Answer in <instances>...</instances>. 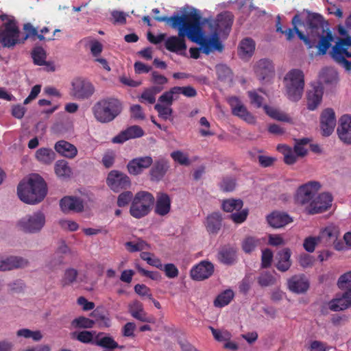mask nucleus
Listing matches in <instances>:
<instances>
[{
    "label": "nucleus",
    "mask_w": 351,
    "mask_h": 351,
    "mask_svg": "<svg viewBox=\"0 0 351 351\" xmlns=\"http://www.w3.org/2000/svg\"><path fill=\"white\" fill-rule=\"evenodd\" d=\"M323 87L318 85L312 86L307 92V108L310 110H315L320 104L323 97Z\"/></svg>",
    "instance_id": "27"
},
{
    "label": "nucleus",
    "mask_w": 351,
    "mask_h": 351,
    "mask_svg": "<svg viewBox=\"0 0 351 351\" xmlns=\"http://www.w3.org/2000/svg\"><path fill=\"white\" fill-rule=\"evenodd\" d=\"M143 134L144 131L140 126L133 125L113 137L112 142L113 143H123L129 139L141 137Z\"/></svg>",
    "instance_id": "24"
},
{
    "label": "nucleus",
    "mask_w": 351,
    "mask_h": 351,
    "mask_svg": "<svg viewBox=\"0 0 351 351\" xmlns=\"http://www.w3.org/2000/svg\"><path fill=\"white\" fill-rule=\"evenodd\" d=\"M95 321L84 316L78 317L71 322V326L75 328H92Z\"/></svg>",
    "instance_id": "49"
},
{
    "label": "nucleus",
    "mask_w": 351,
    "mask_h": 351,
    "mask_svg": "<svg viewBox=\"0 0 351 351\" xmlns=\"http://www.w3.org/2000/svg\"><path fill=\"white\" fill-rule=\"evenodd\" d=\"M178 99V95L174 87L171 88L169 90L163 93L158 98V103L165 106H171L174 100Z\"/></svg>",
    "instance_id": "46"
},
{
    "label": "nucleus",
    "mask_w": 351,
    "mask_h": 351,
    "mask_svg": "<svg viewBox=\"0 0 351 351\" xmlns=\"http://www.w3.org/2000/svg\"><path fill=\"white\" fill-rule=\"evenodd\" d=\"M23 30L25 31V36L21 37V43H23L28 38H32L34 40L36 37L40 40H45L46 39L44 36L38 34L36 28L29 23L24 24Z\"/></svg>",
    "instance_id": "42"
},
{
    "label": "nucleus",
    "mask_w": 351,
    "mask_h": 351,
    "mask_svg": "<svg viewBox=\"0 0 351 351\" xmlns=\"http://www.w3.org/2000/svg\"><path fill=\"white\" fill-rule=\"evenodd\" d=\"M236 254L235 251L230 247L223 248L218 254V258L220 262L226 264L231 265L235 261Z\"/></svg>",
    "instance_id": "45"
},
{
    "label": "nucleus",
    "mask_w": 351,
    "mask_h": 351,
    "mask_svg": "<svg viewBox=\"0 0 351 351\" xmlns=\"http://www.w3.org/2000/svg\"><path fill=\"white\" fill-rule=\"evenodd\" d=\"M228 103L231 107L232 112L234 116L239 117L250 124H253L256 122L255 117L247 110L238 97H230L228 99Z\"/></svg>",
    "instance_id": "16"
},
{
    "label": "nucleus",
    "mask_w": 351,
    "mask_h": 351,
    "mask_svg": "<svg viewBox=\"0 0 351 351\" xmlns=\"http://www.w3.org/2000/svg\"><path fill=\"white\" fill-rule=\"evenodd\" d=\"M17 337H22L25 339H32L35 341H38L43 338V335L39 330L32 331L28 328H22L16 332Z\"/></svg>",
    "instance_id": "50"
},
{
    "label": "nucleus",
    "mask_w": 351,
    "mask_h": 351,
    "mask_svg": "<svg viewBox=\"0 0 351 351\" xmlns=\"http://www.w3.org/2000/svg\"><path fill=\"white\" fill-rule=\"evenodd\" d=\"M0 43L6 48H12L21 43V32L14 20H8L0 29Z\"/></svg>",
    "instance_id": "10"
},
{
    "label": "nucleus",
    "mask_w": 351,
    "mask_h": 351,
    "mask_svg": "<svg viewBox=\"0 0 351 351\" xmlns=\"http://www.w3.org/2000/svg\"><path fill=\"white\" fill-rule=\"evenodd\" d=\"M154 202L155 198L151 193L145 191L137 192L130 205V215L138 219L148 215Z\"/></svg>",
    "instance_id": "6"
},
{
    "label": "nucleus",
    "mask_w": 351,
    "mask_h": 351,
    "mask_svg": "<svg viewBox=\"0 0 351 351\" xmlns=\"http://www.w3.org/2000/svg\"><path fill=\"white\" fill-rule=\"evenodd\" d=\"M91 316L95 318V323L97 322L100 326L109 327L110 326V319L102 308L95 309L91 313Z\"/></svg>",
    "instance_id": "44"
},
{
    "label": "nucleus",
    "mask_w": 351,
    "mask_h": 351,
    "mask_svg": "<svg viewBox=\"0 0 351 351\" xmlns=\"http://www.w3.org/2000/svg\"><path fill=\"white\" fill-rule=\"evenodd\" d=\"M263 108L265 113L274 119L282 121H287L289 119L288 116L285 113L275 108L265 105Z\"/></svg>",
    "instance_id": "48"
},
{
    "label": "nucleus",
    "mask_w": 351,
    "mask_h": 351,
    "mask_svg": "<svg viewBox=\"0 0 351 351\" xmlns=\"http://www.w3.org/2000/svg\"><path fill=\"white\" fill-rule=\"evenodd\" d=\"M153 159L151 156L138 157L130 160L127 165L128 172L132 175H138L144 169L152 166Z\"/></svg>",
    "instance_id": "22"
},
{
    "label": "nucleus",
    "mask_w": 351,
    "mask_h": 351,
    "mask_svg": "<svg viewBox=\"0 0 351 351\" xmlns=\"http://www.w3.org/2000/svg\"><path fill=\"white\" fill-rule=\"evenodd\" d=\"M337 128L339 138L346 144H351V116L343 115L339 120Z\"/></svg>",
    "instance_id": "29"
},
{
    "label": "nucleus",
    "mask_w": 351,
    "mask_h": 351,
    "mask_svg": "<svg viewBox=\"0 0 351 351\" xmlns=\"http://www.w3.org/2000/svg\"><path fill=\"white\" fill-rule=\"evenodd\" d=\"M61 210L64 213H80L84 210V202L80 197L65 196L60 202Z\"/></svg>",
    "instance_id": "23"
},
{
    "label": "nucleus",
    "mask_w": 351,
    "mask_h": 351,
    "mask_svg": "<svg viewBox=\"0 0 351 351\" xmlns=\"http://www.w3.org/2000/svg\"><path fill=\"white\" fill-rule=\"evenodd\" d=\"M289 290L295 293H304L309 289V282L304 275H295L288 280Z\"/></svg>",
    "instance_id": "25"
},
{
    "label": "nucleus",
    "mask_w": 351,
    "mask_h": 351,
    "mask_svg": "<svg viewBox=\"0 0 351 351\" xmlns=\"http://www.w3.org/2000/svg\"><path fill=\"white\" fill-rule=\"evenodd\" d=\"M55 173L58 177L68 178L72 174V170L67 161L64 160H58L54 166Z\"/></svg>",
    "instance_id": "40"
},
{
    "label": "nucleus",
    "mask_w": 351,
    "mask_h": 351,
    "mask_svg": "<svg viewBox=\"0 0 351 351\" xmlns=\"http://www.w3.org/2000/svg\"><path fill=\"white\" fill-rule=\"evenodd\" d=\"M291 23L294 25L298 38L305 43L308 49L315 47L317 55L319 56H323L327 53L335 38L330 28L324 30L323 32H320L311 36H306L297 27V25L302 23L299 15H295Z\"/></svg>",
    "instance_id": "3"
},
{
    "label": "nucleus",
    "mask_w": 351,
    "mask_h": 351,
    "mask_svg": "<svg viewBox=\"0 0 351 351\" xmlns=\"http://www.w3.org/2000/svg\"><path fill=\"white\" fill-rule=\"evenodd\" d=\"M266 239L264 237L258 238L249 236L242 241V249L246 254H250L258 247H261L265 243Z\"/></svg>",
    "instance_id": "36"
},
{
    "label": "nucleus",
    "mask_w": 351,
    "mask_h": 351,
    "mask_svg": "<svg viewBox=\"0 0 351 351\" xmlns=\"http://www.w3.org/2000/svg\"><path fill=\"white\" fill-rule=\"evenodd\" d=\"M351 285V271L340 276L337 280L338 287L343 290Z\"/></svg>",
    "instance_id": "63"
},
{
    "label": "nucleus",
    "mask_w": 351,
    "mask_h": 351,
    "mask_svg": "<svg viewBox=\"0 0 351 351\" xmlns=\"http://www.w3.org/2000/svg\"><path fill=\"white\" fill-rule=\"evenodd\" d=\"M27 261L22 257L10 256L6 258H0V271L24 267L27 265Z\"/></svg>",
    "instance_id": "31"
},
{
    "label": "nucleus",
    "mask_w": 351,
    "mask_h": 351,
    "mask_svg": "<svg viewBox=\"0 0 351 351\" xmlns=\"http://www.w3.org/2000/svg\"><path fill=\"white\" fill-rule=\"evenodd\" d=\"M125 245L130 252H139L151 248V245L143 239H138L136 242L128 241Z\"/></svg>",
    "instance_id": "47"
},
{
    "label": "nucleus",
    "mask_w": 351,
    "mask_h": 351,
    "mask_svg": "<svg viewBox=\"0 0 351 351\" xmlns=\"http://www.w3.org/2000/svg\"><path fill=\"white\" fill-rule=\"evenodd\" d=\"M171 198L167 193H158L154 208V213L159 216H165L171 210Z\"/></svg>",
    "instance_id": "28"
},
{
    "label": "nucleus",
    "mask_w": 351,
    "mask_h": 351,
    "mask_svg": "<svg viewBox=\"0 0 351 351\" xmlns=\"http://www.w3.org/2000/svg\"><path fill=\"white\" fill-rule=\"evenodd\" d=\"M72 336L73 338L84 343H91L93 340V333L88 330L74 332L72 333Z\"/></svg>",
    "instance_id": "56"
},
{
    "label": "nucleus",
    "mask_w": 351,
    "mask_h": 351,
    "mask_svg": "<svg viewBox=\"0 0 351 351\" xmlns=\"http://www.w3.org/2000/svg\"><path fill=\"white\" fill-rule=\"evenodd\" d=\"M333 197L330 193L324 192L315 196L311 204L305 208L308 215H315L326 211L332 205Z\"/></svg>",
    "instance_id": "14"
},
{
    "label": "nucleus",
    "mask_w": 351,
    "mask_h": 351,
    "mask_svg": "<svg viewBox=\"0 0 351 351\" xmlns=\"http://www.w3.org/2000/svg\"><path fill=\"white\" fill-rule=\"evenodd\" d=\"M291 252L289 248H284L279 251L276 255V267L282 272H285L291 266Z\"/></svg>",
    "instance_id": "33"
},
{
    "label": "nucleus",
    "mask_w": 351,
    "mask_h": 351,
    "mask_svg": "<svg viewBox=\"0 0 351 351\" xmlns=\"http://www.w3.org/2000/svg\"><path fill=\"white\" fill-rule=\"evenodd\" d=\"M97 344L102 348L109 349L108 350H112L117 348H122L123 347L119 346L114 339L110 336L99 338L97 341Z\"/></svg>",
    "instance_id": "52"
},
{
    "label": "nucleus",
    "mask_w": 351,
    "mask_h": 351,
    "mask_svg": "<svg viewBox=\"0 0 351 351\" xmlns=\"http://www.w3.org/2000/svg\"><path fill=\"white\" fill-rule=\"evenodd\" d=\"M171 158L177 163L184 165L189 166L191 165L190 159L187 154H184L182 151L177 150L171 153Z\"/></svg>",
    "instance_id": "53"
},
{
    "label": "nucleus",
    "mask_w": 351,
    "mask_h": 351,
    "mask_svg": "<svg viewBox=\"0 0 351 351\" xmlns=\"http://www.w3.org/2000/svg\"><path fill=\"white\" fill-rule=\"evenodd\" d=\"M339 235V232L332 226L326 227L320 231L317 239L320 243L325 246H330L335 243Z\"/></svg>",
    "instance_id": "34"
},
{
    "label": "nucleus",
    "mask_w": 351,
    "mask_h": 351,
    "mask_svg": "<svg viewBox=\"0 0 351 351\" xmlns=\"http://www.w3.org/2000/svg\"><path fill=\"white\" fill-rule=\"evenodd\" d=\"M106 184L112 191L118 193L130 188L131 181L125 173L117 170H112L108 174Z\"/></svg>",
    "instance_id": "13"
},
{
    "label": "nucleus",
    "mask_w": 351,
    "mask_h": 351,
    "mask_svg": "<svg viewBox=\"0 0 351 351\" xmlns=\"http://www.w3.org/2000/svg\"><path fill=\"white\" fill-rule=\"evenodd\" d=\"M331 57L348 56L351 55V37L337 38V41L330 51Z\"/></svg>",
    "instance_id": "26"
},
{
    "label": "nucleus",
    "mask_w": 351,
    "mask_h": 351,
    "mask_svg": "<svg viewBox=\"0 0 351 351\" xmlns=\"http://www.w3.org/2000/svg\"><path fill=\"white\" fill-rule=\"evenodd\" d=\"M243 202L241 199L230 198L223 200L221 208L224 212L230 213L229 219L234 223H243L249 214L247 208L243 209Z\"/></svg>",
    "instance_id": "8"
},
{
    "label": "nucleus",
    "mask_w": 351,
    "mask_h": 351,
    "mask_svg": "<svg viewBox=\"0 0 351 351\" xmlns=\"http://www.w3.org/2000/svg\"><path fill=\"white\" fill-rule=\"evenodd\" d=\"M214 272V265L209 261H202L193 267L191 276L195 280H203L208 278Z\"/></svg>",
    "instance_id": "20"
},
{
    "label": "nucleus",
    "mask_w": 351,
    "mask_h": 351,
    "mask_svg": "<svg viewBox=\"0 0 351 351\" xmlns=\"http://www.w3.org/2000/svg\"><path fill=\"white\" fill-rule=\"evenodd\" d=\"M195 8L182 15H173L168 16H156L155 20L158 22H165L173 29L178 31V36H171L168 37L165 42V47L170 52L176 53L179 55H185L186 44L184 37L187 36L189 39V32L191 26L193 25Z\"/></svg>",
    "instance_id": "1"
},
{
    "label": "nucleus",
    "mask_w": 351,
    "mask_h": 351,
    "mask_svg": "<svg viewBox=\"0 0 351 351\" xmlns=\"http://www.w3.org/2000/svg\"><path fill=\"white\" fill-rule=\"evenodd\" d=\"M255 43L250 38L243 39L238 48V54L243 60H248L254 54L255 50Z\"/></svg>",
    "instance_id": "35"
},
{
    "label": "nucleus",
    "mask_w": 351,
    "mask_h": 351,
    "mask_svg": "<svg viewBox=\"0 0 351 351\" xmlns=\"http://www.w3.org/2000/svg\"><path fill=\"white\" fill-rule=\"evenodd\" d=\"M152 165L149 170V177L152 182L162 180L170 167L169 161L163 158L156 160Z\"/></svg>",
    "instance_id": "21"
},
{
    "label": "nucleus",
    "mask_w": 351,
    "mask_h": 351,
    "mask_svg": "<svg viewBox=\"0 0 351 351\" xmlns=\"http://www.w3.org/2000/svg\"><path fill=\"white\" fill-rule=\"evenodd\" d=\"M95 92V87L88 80L76 77L71 82L70 95L79 100L90 98Z\"/></svg>",
    "instance_id": "12"
},
{
    "label": "nucleus",
    "mask_w": 351,
    "mask_h": 351,
    "mask_svg": "<svg viewBox=\"0 0 351 351\" xmlns=\"http://www.w3.org/2000/svg\"><path fill=\"white\" fill-rule=\"evenodd\" d=\"M154 109L158 112V117L163 120L169 119L173 114L172 108L164 104H156Z\"/></svg>",
    "instance_id": "54"
},
{
    "label": "nucleus",
    "mask_w": 351,
    "mask_h": 351,
    "mask_svg": "<svg viewBox=\"0 0 351 351\" xmlns=\"http://www.w3.org/2000/svg\"><path fill=\"white\" fill-rule=\"evenodd\" d=\"M351 306V300L346 291L339 298L332 299L329 302V308L332 311H340L346 310Z\"/></svg>",
    "instance_id": "37"
},
{
    "label": "nucleus",
    "mask_w": 351,
    "mask_h": 351,
    "mask_svg": "<svg viewBox=\"0 0 351 351\" xmlns=\"http://www.w3.org/2000/svg\"><path fill=\"white\" fill-rule=\"evenodd\" d=\"M177 95L182 94L186 97H195L197 95L196 90L191 86H174Z\"/></svg>",
    "instance_id": "59"
},
{
    "label": "nucleus",
    "mask_w": 351,
    "mask_h": 351,
    "mask_svg": "<svg viewBox=\"0 0 351 351\" xmlns=\"http://www.w3.org/2000/svg\"><path fill=\"white\" fill-rule=\"evenodd\" d=\"M31 55L34 63L36 65L43 66L49 64V63L46 61V51L42 47H34L32 51Z\"/></svg>",
    "instance_id": "43"
},
{
    "label": "nucleus",
    "mask_w": 351,
    "mask_h": 351,
    "mask_svg": "<svg viewBox=\"0 0 351 351\" xmlns=\"http://www.w3.org/2000/svg\"><path fill=\"white\" fill-rule=\"evenodd\" d=\"M35 157L40 162L50 165L55 160L56 154L50 148L42 147L36 152Z\"/></svg>",
    "instance_id": "38"
},
{
    "label": "nucleus",
    "mask_w": 351,
    "mask_h": 351,
    "mask_svg": "<svg viewBox=\"0 0 351 351\" xmlns=\"http://www.w3.org/2000/svg\"><path fill=\"white\" fill-rule=\"evenodd\" d=\"M234 293L231 289H226L219 294L214 300V305L216 307H223L228 305L233 299Z\"/></svg>",
    "instance_id": "41"
},
{
    "label": "nucleus",
    "mask_w": 351,
    "mask_h": 351,
    "mask_svg": "<svg viewBox=\"0 0 351 351\" xmlns=\"http://www.w3.org/2000/svg\"><path fill=\"white\" fill-rule=\"evenodd\" d=\"M45 224V216L42 211H36L31 215H27L17 223V226L25 233H37Z\"/></svg>",
    "instance_id": "11"
},
{
    "label": "nucleus",
    "mask_w": 351,
    "mask_h": 351,
    "mask_svg": "<svg viewBox=\"0 0 351 351\" xmlns=\"http://www.w3.org/2000/svg\"><path fill=\"white\" fill-rule=\"evenodd\" d=\"M162 270L164 271L165 276L169 278H176L179 274L178 269L173 263H167L162 265Z\"/></svg>",
    "instance_id": "62"
},
{
    "label": "nucleus",
    "mask_w": 351,
    "mask_h": 351,
    "mask_svg": "<svg viewBox=\"0 0 351 351\" xmlns=\"http://www.w3.org/2000/svg\"><path fill=\"white\" fill-rule=\"evenodd\" d=\"M254 72L259 80L269 81L274 75V66L270 60L261 59L254 66Z\"/></svg>",
    "instance_id": "19"
},
{
    "label": "nucleus",
    "mask_w": 351,
    "mask_h": 351,
    "mask_svg": "<svg viewBox=\"0 0 351 351\" xmlns=\"http://www.w3.org/2000/svg\"><path fill=\"white\" fill-rule=\"evenodd\" d=\"M336 126L335 113L332 108H326L320 116V127L322 135L330 136L334 131Z\"/></svg>",
    "instance_id": "18"
},
{
    "label": "nucleus",
    "mask_w": 351,
    "mask_h": 351,
    "mask_svg": "<svg viewBox=\"0 0 351 351\" xmlns=\"http://www.w3.org/2000/svg\"><path fill=\"white\" fill-rule=\"evenodd\" d=\"M276 278L269 271H265L258 277V283L261 287H268L276 283Z\"/></svg>",
    "instance_id": "55"
},
{
    "label": "nucleus",
    "mask_w": 351,
    "mask_h": 351,
    "mask_svg": "<svg viewBox=\"0 0 351 351\" xmlns=\"http://www.w3.org/2000/svg\"><path fill=\"white\" fill-rule=\"evenodd\" d=\"M134 198L133 193L130 191H126L120 193L117 197V206L124 207L129 204Z\"/></svg>",
    "instance_id": "58"
},
{
    "label": "nucleus",
    "mask_w": 351,
    "mask_h": 351,
    "mask_svg": "<svg viewBox=\"0 0 351 351\" xmlns=\"http://www.w3.org/2000/svg\"><path fill=\"white\" fill-rule=\"evenodd\" d=\"M47 185L38 175L34 174L27 180H22L17 187L19 199L29 204L40 202L47 195Z\"/></svg>",
    "instance_id": "2"
},
{
    "label": "nucleus",
    "mask_w": 351,
    "mask_h": 351,
    "mask_svg": "<svg viewBox=\"0 0 351 351\" xmlns=\"http://www.w3.org/2000/svg\"><path fill=\"white\" fill-rule=\"evenodd\" d=\"M216 73L218 79L221 81L230 79L232 77V71L225 64H217L216 66Z\"/></svg>",
    "instance_id": "57"
},
{
    "label": "nucleus",
    "mask_w": 351,
    "mask_h": 351,
    "mask_svg": "<svg viewBox=\"0 0 351 351\" xmlns=\"http://www.w3.org/2000/svg\"><path fill=\"white\" fill-rule=\"evenodd\" d=\"M122 110L123 105L121 101L112 97L99 99L93 107L95 118L102 123L112 121Z\"/></svg>",
    "instance_id": "5"
},
{
    "label": "nucleus",
    "mask_w": 351,
    "mask_h": 351,
    "mask_svg": "<svg viewBox=\"0 0 351 351\" xmlns=\"http://www.w3.org/2000/svg\"><path fill=\"white\" fill-rule=\"evenodd\" d=\"M78 275V271L73 268L66 269L61 280V284L63 287L70 285L75 282Z\"/></svg>",
    "instance_id": "51"
},
{
    "label": "nucleus",
    "mask_w": 351,
    "mask_h": 351,
    "mask_svg": "<svg viewBox=\"0 0 351 351\" xmlns=\"http://www.w3.org/2000/svg\"><path fill=\"white\" fill-rule=\"evenodd\" d=\"M234 15L231 12L224 11L217 14L215 21L216 34H228L231 29Z\"/></svg>",
    "instance_id": "17"
},
{
    "label": "nucleus",
    "mask_w": 351,
    "mask_h": 351,
    "mask_svg": "<svg viewBox=\"0 0 351 351\" xmlns=\"http://www.w3.org/2000/svg\"><path fill=\"white\" fill-rule=\"evenodd\" d=\"M206 229L210 233H217L221 226V216L219 213H213L206 218Z\"/></svg>",
    "instance_id": "39"
},
{
    "label": "nucleus",
    "mask_w": 351,
    "mask_h": 351,
    "mask_svg": "<svg viewBox=\"0 0 351 351\" xmlns=\"http://www.w3.org/2000/svg\"><path fill=\"white\" fill-rule=\"evenodd\" d=\"M329 28L324 17L317 13L308 12L306 19V36H311Z\"/></svg>",
    "instance_id": "15"
},
{
    "label": "nucleus",
    "mask_w": 351,
    "mask_h": 351,
    "mask_svg": "<svg viewBox=\"0 0 351 351\" xmlns=\"http://www.w3.org/2000/svg\"><path fill=\"white\" fill-rule=\"evenodd\" d=\"M268 223L273 228H280L293 221L292 217L286 213L275 211L267 218Z\"/></svg>",
    "instance_id": "30"
},
{
    "label": "nucleus",
    "mask_w": 351,
    "mask_h": 351,
    "mask_svg": "<svg viewBox=\"0 0 351 351\" xmlns=\"http://www.w3.org/2000/svg\"><path fill=\"white\" fill-rule=\"evenodd\" d=\"M202 15L200 11L195 8L193 25L189 32V40L200 45L204 53L208 55L210 52L216 50L222 51L223 46L217 36L211 38H207L203 36Z\"/></svg>",
    "instance_id": "4"
},
{
    "label": "nucleus",
    "mask_w": 351,
    "mask_h": 351,
    "mask_svg": "<svg viewBox=\"0 0 351 351\" xmlns=\"http://www.w3.org/2000/svg\"><path fill=\"white\" fill-rule=\"evenodd\" d=\"M55 150L61 156L69 158H74L77 154V147L68 141L61 140L56 143Z\"/></svg>",
    "instance_id": "32"
},
{
    "label": "nucleus",
    "mask_w": 351,
    "mask_h": 351,
    "mask_svg": "<svg viewBox=\"0 0 351 351\" xmlns=\"http://www.w3.org/2000/svg\"><path fill=\"white\" fill-rule=\"evenodd\" d=\"M321 187L320 182L317 181H309L300 185L294 195L295 204L305 208L308 206Z\"/></svg>",
    "instance_id": "9"
},
{
    "label": "nucleus",
    "mask_w": 351,
    "mask_h": 351,
    "mask_svg": "<svg viewBox=\"0 0 351 351\" xmlns=\"http://www.w3.org/2000/svg\"><path fill=\"white\" fill-rule=\"evenodd\" d=\"M284 161L287 165H293L296 162L297 156L294 152L288 146L283 145Z\"/></svg>",
    "instance_id": "60"
},
{
    "label": "nucleus",
    "mask_w": 351,
    "mask_h": 351,
    "mask_svg": "<svg viewBox=\"0 0 351 351\" xmlns=\"http://www.w3.org/2000/svg\"><path fill=\"white\" fill-rule=\"evenodd\" d=\"M332 59L347 71L351 70V55L348 56H335Z\"/></svg>",
    "instance_id": "64"
},
{
    "label": "nucleus",
    "mask_w": 351,
    "mask_h": 351,
    "mask_svg": "<svg viewBox=\"0 0 351 351\" xmlns=\"http://www.w3.org/2000/svg\"><path fill=\"white\" fill-rule=\"evenodd\" d=\"M273 252L270 249H265L262 251L261 267L268 268L271 266L273 260Z\"/></svg>",
    "instance_id": "61"
},
{
    "label": "nucleus",
    "mask_w": 351,
    "mask_h": 351,
    "mask_svg": "<svg viewBox=\"0 0 351 351\" xmlns=\"http://www.w3.org/2000/svg\"><path fill=\"white\" fill-rule=\"evenodd\" d=\"M287 95L293 101H298L302 97L304 86V77L303 72L300 69H292L286 75Z\"/></svg>",
    "instance_id": "7"
}]
</instances>
